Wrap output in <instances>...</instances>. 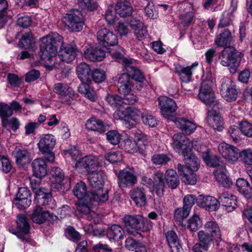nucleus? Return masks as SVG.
I'll return each mask as SVG.
<instances>
[{"label":"nucleus","mask_w":252,"mask_h":252,"mask_svg":"<svg viewBox=\"0 0 252 252\" xmlns=\"http://www.w3.org/2000/svg\"><path fill=\"white\" fill-rule=\"evenodd\" d=\"M198 65V63L197 62L188 66L177 64L175 66V71L179 76L182 82L188 83L190 81L194 69L197 67Z\"/></svg>","instance_id":"obj_25"},{"label":"nucleus","mask_w":252,"mask_h":252,"mask_svg":"<svg viewBox=\"0 0 252 252\" xmlns=\"http://www.w3.org/2000/svg\"><path fill=\"white\" fill-rule=\"evenodd\" d=\"M57 216L50 213L49 211H43L42 208L39 206H36L32 215V221L38 224H41L46 220L53 221L57 219Z\"/></svg>","instance_id":"obj_24"},{"label":"nucleus","mask_w":252,"mask_h":252,"mask_svg":"<svg viewBox=\"0 0 252 252\" xmlns=\"http://www.w3.org/2000/svg\"><path fill=\"white\" fill-rule=\"evenodd\" d=\"M202 221L198 215L194 214L188 221V228L192 231L197 230L202 226Z\"/></svg>","instance_id":"obj_55"},{"label":"nucleus","mask_w":252,"mask_h":252,"mask_svg":"<svg viewBox=\"0 0 252 252\" xmlns=\"http://www.w3.org/2000/svg\"><path fill=\"white\" fill-rule=\"evenodd\" d=\"M217 108H213L209 110L207 114V121L212 127L219 131H221L223 129V121L217 111Z\"/></svg>","instance_id":"obj_28"},{"label":"nucleus","mask_w":252,"mask_h":252,"mask_svg":"<svg viewBox=\"0 0 252 252\" xmlns=\"http://www.w3.org/2000/svg\"><path fill=\"white\" fill-rule=\"evenodd\" d=\"M33 175L41 179L48 173V168L46 161L42 158L34 159L32 163Z\"/></svg>","instance_id":"obj_32"},{"label":"nucleus","mask_w":252,"mask_h":252,"mask_svg":"<svg viewBox=\"0 0 252 252\" xmlns=\"http://www.w3.org/2000/svg\"><path fill=\"white\" fill-rule=\"evenodd\" d=\"M115 9L116 13L122 17L130 16L133 12L132 7L126 0L118 1L116 4Z\"/></svg>","instance_id":"obj_42"},{"label":"nucleus","mask_w":252,"mask_h":252,"mask_svg":"<svg viewBox=\"0 0 252 252\" xmlns=\"http://www.w3.org/2000/svg\"><path fill=\"white\" fill-rule=\"evenodd\" d=\"M143 184L150 189L152 187L153 190L158 196L163 194L164 189V183L163 175L160 172H157L154 175V181L151 178L144 177L142 179Z\"/></svg>","instance_id":"obj_20"},{"label":"nucleus","mask_w":252,"mask_h":252,"mask_svg":"<svg viewBox=\"0 0 252 252\" xmlns=\"http://www.w3.org/2000/svg\"><path fill=\"white\" fill-rule=\"evenodd\" d=\"M33 43V40L32 33L28 32L22 37L20 40L19 46L20 48H29L30 47H31L32 48Z\"/></svg>","instance_id":"obj_53"},{"label":"nucleus","mask_w":252,"mask_h":252,"mask_svg":"<svg viewBox=\"0 0 252 252\" xmlns=\"http://www.w3.org/2000/svg\"><path fill=\"white\" fill-rule=\"evenodd\" d=\"M214 79L213 74L210 71H207L203 73L198 97L206 105L219 109L220 104L216 99L212 88Z\"/></svg>","instance_id":"obj_1"},{"label":"nucleus","mask_w":252,"mask_h":252,"mask_svg":"<svg viewBox=\"0 0 252 252\" xmlns=\"http://www.w3.org/2000/svg\"><path fill=\"white\" fill-rule=\"evenodd\" d=\"M107 102L113 107L119 110L121 108H124L122 106V99L117 95L108 94L106 97Z\"/></svg>","instance_id":"obj_54"},{"label":"nucleus","mask_w":252,"mask_h":252,"mask_svg":"<svg viewBox=\"0 0 252 252\" xmlns=\"http://www.w3.org/2000/svg\"><path fill=\"white\" fill-rule=\"evenodd\" d=\"M177 169L179 173L182 176V180L185 184L194 185L197 182V178L195 172L189 171H187L186 167L182 165L181 164H178L177 165Z\"/></svg>","instance_id":"obj_38"},{"label":"nucleus","mask_w":252,"mask_h":252,"mask_svg":"<svg viewBox=\"0 0 252 252\" xmlns=\"http://www.w3.org/2000/svg\"><path fill=\"white\" fill-rule=\"evenodd\" d=\"M142 114L140 110L132 107L121 108L117 110L113 114L115 119L120 120L123 121L125 126L130 128L136 125Z\"/></svg>","instance_id":"obj_5"},{"label":"nucleus","mask_w":252,"mask_h":252,"mask_svg":"<svg viewBox=\"0 0 252 252\" xmlns=\"http://www.w3.org/2000/svg\"><path fill=\"white\" fill-rule=\"evenodd\" d=\"M31 187L35 192V201L37 205L36 206H47L48 208L54 209L56 205L54 200H52L51 194L50 193L44 191L45 189L39 188V184L33 183V181L31 182Z\"/></svg>","instance_id":"obj_14"},{"label":"nucleus","mask_w":252,"mask_h":252,"mask_svg":"<svg viewBox=\"0 0 252 252\" xmlns=\"http://www.w3.org/2000/svg\"><path fill=\"white\" fill-rule=\"evenodd\" d=\"M218 151L229 163L233 164L238 159L239 150L234 146L222 142L218 146Z\"/></svg>","instance_id":"obj_21"},{"label":"nucleus","mask_w":252,"mask_h":252,"mask_svg":"<svg viewBox=\"0 0 252 252\" xmlns=\"http://www.w3.org/2000/svg\"><path fill=\"white\" fill-rule=\"evenodd\" d=\"M89 174L88 180L91 185L93 188L91 191L94 199L100 202H105L108 200V196L107 191H103L102 186L104 179L101 172L94 171Z\"/></svg>","instance_id":"obj_6"},{"label":"nucleus","mask_w":252,"mask_h":252,"mask_svg":"<svg viewBox=\"0 0 252 252\" xmlns=\"http://www.w3.org/2000/svg\"><path fill=\"white\" fill-rule=\"evenodd\" d=\"M73 192L75 196L79 200H84L87 202L91 198V192L89 194L86 186L83 182H80L76 184L73 189Z\"/></svg>","instance_id":"obj_43"},{"label":"nucleus","mask_w":252,"mask_h":252,"mask_svg":"<svg viewBox=\"0 0 252 252\" xmlns=\"http://www.w3.org/2000/svg\"><path fill=\"white\" fill-rule=\"evenodd\" d=\"M76 72L78 78L82 82L78 87L79 92L91 101H95L97 98L95 92L90 86L92 73L90 66L85 63H81L77 65Z\"/></svg>","instance_id":"obj_2"},{"label":"nucleus","mask_w":252,"mask_h":252,"mask_svg":"<svg viewBox=\"0 0 252 252\" xmlns=\"http://www.w3.org/2000/svg\"><path fill=\"white\" fill-rule=\"evenodd\" d=\"M78 52V49L74 46L63 44L60 47L58 56L61 60L70 63L75 58Z\"/></svg>","instance_id":"obj_29"},{"label":"nucleus","mask_w":252,"mask_h":252,"mask_svg":"<svg viewBox=\"0 0 252 252\" xmlns=\"http://www.w3.org/2000/svg\"><path fill=\"white\" fill-rule=\"evenodd\" d=\"M141 118L143 123L149 127H154L158 125V121L156 118L148 113L142 114Z\"/></svg>","instance_id":"obj_57"},{"label":"nucleus","mask_w":252,"mask_h":252,"mask_svg":"<svg viewBox=\"0 0 252 252\" xmlns=\"http://www.w3.org/2000/svg\"><path fill=\"white\" fill-rule=\"evenodd\" d=\"M150 142V137L139 130L134 134V139H132L128 135H125L123 141L120 143V146L128 153H135L142 146L148 145Z\"/></svg>","instance_id":"obj_4"},{"label":"nucleus","mask_w":252,"mask_h":252,"mask_svg":"<svg viewBox=\"0 0 252 252\" xmlns=\"http://www.w3.org/2000/svg\"><path fill=\"white\" fill-rule=\"evenodd\" d=\"M130 26L138 40H142L145 38L147 35V31L143 23L140 20L136 19L131 20Z\"/></svg>","instance_id":"obj_40"},{"label":"nucleus","mask_w":252,"mask_h":252,"mask_svg":"<svg viewBox=\"0 0 252 252\" xmlns=\"http://www.w3.org/2000/svg\"><path fill=\"white\" fill-rule=\"evenodd\" d=\"M166 239L171 252H182L181 245L174 231H168L166 234Z\"/></svg>","instance_id":"obj_37"},{"label":"nucleus","mask_w":252,"mask_h":252,"mask_svg":"<svg viewBox=\"0 0 252 252\" xmlns=\"http://www.w3.org/2000/svg\"><path fill=\"white\" fill-rule=\"evenodd\" d=\"M40 59L45 61H50L56 55L57 48L56 44L63 41V37L57 32L52 33L40 39Z\"/></svg>","instance_id":"obj_3"},{"label":"nucleus","mask_w":252,"mask_h":252,"mask_svg":"<svg viewBox=\"0 0 252 252\" xmlns=\"http://www.w3.org/2000/svg\"><path fill=\"white\" fill-rule=\"evenodd\" d=\"M143 188L133 189L130 192V195L136 205L139 207L144 206L146 204V197Z\"/></svg>","instance_id":"obj_39"},{"label":"nucleus","mask_w":252,"mask_h":252,"mask_svg":"<svg viewBox=\"0 0 252 252\" xmlns=\"http://www.w3.org/2000/svg\"><path fill=\"white\" fill-rule=\"evenodd\" d=\"M104 158L107 161L110 163H114L121 161L123 159V156L121 152L113 151L106 154Z\"/></svg>","instance_id":"obj_63"},{"label":"nucleus","mask_w":252,"mask_h":252,"mask_svg":"<svg viewBox=\"0 0 252 252\" xmlns=\"http://www.w3.org/2000/svg\"><path fill=\"white\" fill-rule=\"evenodd\" d=\"M63 22L69 30L78 32L83 29L84 18L80 11L75 10L66 14L63 18Z\"/></svg>","instance_id":"obj_13"},{"label":"nucleus","mask_w":252,"mask_h":252,"mask_svg":"<svg viewBox=\"0 0 252 252\" xmlns=\"http://www.w3.org/2000/svg\"><path fill=\"white\" fill-rule=\"evenodd\" d=\"M239 129L241 132L247 137H252V124L247 121L239 123Z\"/></svg>","instance_id":"obj_60"},{"label":"nucleus","mask_w":252,"mask_h":252,"mask_svg":"<svg viewBox=\"0 0 252 252\" xmlns=\"http://www.w3.org/2000/svg\"><path fill=\"white\" fill-rule=\"evenodd\" d=\"M103 158H104L102 156L99 157L93 155L86 156L76 162L75 167L80 172L85 171L90 173L97 171L98 167L106 165V163H103L102 161Z\"/></svg>","instance_id":"obj_10"},{"label":"nucleus","mask_w":252,"mask_h":252,"mask_svg":"<svg viewBox=\"0 0 252 252\" xmlns=\"http://www.w3.org/2000/svg\"><path fill=\"white\" fill-rule=\"evenodd\" d=\"M165 179L169 188L174 189L179 185L180 181L176 171L173 169L167 170Z\"/></svg>","instance_id":"obj_48"},{"label":"nucleus","mask_w":252,"mask_h":252,"mask_svg":"<svg viewBox=\"0 0 252 252\" xmlns=\"http://www.w3.org/2000/svg\"><path fill=\"white\" fill-rule=\"evenodd\" d=\"M219 60L222 65L229 67L230 72L235 73L240 63V54L233 47L229 46L222 51Z\"/></svg>","instance_id":"obj_8"},{"label":"nucleus","mask_w":252,"mask_h":252,"mask_svg":"<svg viewBox=\"0 0 252 252\" xmlns=\"http://www.w3.org/2000/svg\"><path fill=\"white\" fill-rule=\"evenodd\" d=\"M51 174L50 180L52 186L56 188H60L63 184L64 178L63 170L60 168L53 167L51 169Z\"/></svg>","instance_id":"obj_41"},{"label":"nucleus","mask_w":252,"mask_h":252,"mask_svg":"<svg viewBox=\"0 0 252 252\" xmlns=\"http://www.w3.org/2000/svg\"><path fill=\"white\" fill-rule=\"evenodd\" d=\"M86 128L89 130L103 133L105 131V126L103 122L94 117H91L88 119L85 124Z\"/></svg>","instance_id":"obj_44"},{"label":"nucleus","mask_w":252,"mask_h":252,"mask_svg":"<svg viewBox=\"0 0 252 252\" xmlns=\"http://www.w3.org/2000/svg\"><path fill=\"white\" fill-rule=\"evenodd\" d=\"M94 202H101L98 200L94 199L91 194L90 200L86 202L83 200L82 202L77 204L76 208L79 212L87 215V219L88 220L93 221L94 223H96L99 220L98 215L94 211L92 210V208L90 206V205H93Z\"/></svg>","instance_id":"obj_23"},{"label":"nucleus","mask_w":252,"mask_h":252,"mask_svg":"<svg viewBox=\"0 0 252 252\" xmlns=\"http://www.w3.org/2000/svg\"><path fill=\"white\" fill-rule=\"evenodd\" d=\"M173 121L183 132L187 134H190L194 131L196 128V126L194 123L184 118H176Z\"/></svg>","instance_id":"obj_36"},{"label":"nucleus","mask_w":252,"mask_h":252,"mask_svg":"<svg viewBox=\"0 0 252 252\" xmlns=\"http://www.w3.org/2000/svg\"><path fill=\"white\" fill-rule=\"evenodd\" d=\"M239 92V90L236 88V85L230 78L225 77L222 79L221 94L224 99L228 102L235 101Z\"/></svg>","instance_id":"obj_17"},{"label":"nucleus","mask_w":252,"mask_h":252,"mask_svg":"<svg viewBox=\"0 0 252 252\" xmlns=\"http://www.w3.org/2000/svg\"><path fill=\"white\" fill-rule=\"evenodd\" d=\"M145 13L148 18L155 19L158 17V12L153 1H149L145 7Z\"/></svg>","instance_id":"obj_56"},{"label":"nucleus","mask_w":252,"mask_h":252,"mask_svg":"<svg viewBox=\"0 0 252 252\" xmlns=\"http://www.w3.org/2000/svg\"><path fill=\"white\" fill-rule=\"evenodd\" d=\"M84 56L92 62L101 61L105 57V50L98 46L90 47L85 51Z\"/></svg>","instance_id":"obj_33"},{"label":"nucleus","mask_w":252,"mask_h":252,"mask_svg":"<svg viewBox=\"0 0 252 252\" xmlns=\"http://www.w3.org/2000/svg\"><path fill=\"white\" fill-rule=\"evenodd\" d=\"M123 221L127 230L132 228L145 231H149L153 228L152 222L139 215L126 216Z\"/></svg>","instance_id":"obj_11"},{"label":"nucleus","mask_w":252,"mask_h":252,"mask_svg":"<svg viewBox=\"0 0 252 252\" xmlns=\"http://www.w3.org/2000/svg\"><path fill=\"white\" fill-rule=\"evenodd\" d=\"M158 100L162 115L169 121H174L177 108L175 101L165 96L159 97Z\"/></svg>","instance_id":"obj_15"},{"label":"nucleus","mask_w":252,"mask_h":252,"mask_svg":"<svg viewBox=\"0 0 252 252\" xmlns=\"http://www.w3.org/2000/svg\"><path fill=\"white\" fill-rule=\"evenodd\" d=\"M79 5L85 10L94 11L98 8L97 0H79Z\"/></svg>","instance_id":"obj_52"},{"label":"nucleus","mask_w":252,"mask_h":252,"mask_svg":"<svg viewBox=\"0 0 252 252\" xmlns=\"http://www.w3.org/2000/svg\"><path fill=\"white\" fill-rule=\"evenodd\" d=\"M17 227L18 230L16 231L12 229L9 231L15 235L18 239L23 242H28L29 236L28 235L30 225L28 221V219L24 214H19L17 218Z\"/></svg>","instance_id":"obj_19"},{"label":"nucleus","mask_w":252,"mask_h":252,"mask_svg":"<svg viewBox=\"0 0 252 252\" xmlns=\"http://www.w3.org/2000/svg\"><path fill=\"white\" fill-rule=\"evenodd\" d=\"M56 143V139L50 134L42 135L37 144L39 150L42 154L51 151Z\"/></svg>","instance_id":"obj_26"},{"label":"nucleus","mask_w":252,"mask_h":252,"mask_svg":"<svg viewBox=\"0 0 252 252\" xmlns=\"http://www.w3.org/2000/svg\"><path fill=\"white\" fill-rule=\"evenodd\" d=\"M184 157V160L186 164V170L187 171L189 172H196L198 169L200 165V162L198 158L192 155L191 153V150L185 153V155H182Z\"/></svg>","instance_id":"obj_34"},{"label":"nucleus","mask_w":252,"mask_h":252,"mask_svg":"<svg viewBox=\"0 0 252 252\" xmlns=\"http://www.w3.org/2000/svg\"><path fill=\"white\" fill-rule=\"evenodd\" d=\"M232 40V36L230 32L225 29L220 34L216 36L215 43L219 47H224L229 44Z\"/></svg>","instance_id":"obj_49"},{"label":"nucleus","mask_w":252,"mask_h":252,"mask_svg":"<svg viewBox=\"0 0 252 252\" xmlns=\"http://www.w3.org/2000/svg\"><path fill=\"white\" fill-rule=\"evenodd\" d=\"M96 83L103 82L106 79L105 72L103 70L96 69L91 73V79Z\"/></svg>","instance_id":"obj_61"},{"label":"nucleus","mask_w":252,"mask_h":252,"mask_svg":"<svg viewBox=\"0 0 252 252\" xmlns=\"http://www.w3.org/2000/svg\"><path fill=\"white\" fill-rule=\"evenodd\" d=\"M124 231L122 227L119 225L114 224L109 227L106 231L96 230L94 234L100 237L106 235L110 241H119L124 238Z\"/></svg>","instance_id":"obj_22"},{"label":"nucleus","mask_w":252,"mask_h":252,"mask_svg":"<svg viewBox=\"0 0 252 252\" xmlns=\"http://www.w3.org/2000/svg\"><path fill=\"white\" fill-rule=\"evenodd\" d=\"M121 52L113 53L111 54L112 58L116 59L118 62L122 63L125 66L127 72L126 74L127 75V80L130 82L129 78H131L134 81L139 83L143 82L145 78L141 72L138 69L131 65L132 60L128 59L124 57V51L121 48Z\"/></svg>","instance_id":"obj_7"},{"label":"nucleus","mask_w":252,"mask_h":252,"mask_svg":"<svg viewBox=\"0 0 252 252\" xmlns=\"http://www.w3.org/2000/svg\"><path fill=\"white\" fill-rule=\"evenodd\" d=\"M219 202L225 207L226 211L230 212L236 208L237 198L235 195L224 191L219 195Z\"/></svg>","instance_id":"obj_30"},{"label":"nucleus","mask_w":252,"mask_h":252,"mask_svg":"<svg viewBox=\"0 0 252 252\" xmlns=\"http://www.w3.org/2000/svg\"><path fill=\"white\" fill-rule=\"evenodd\" d=\"M184 5H187L186 10L184 13L181 14L179 17L181 24L184 26H187L192 21L194 15L191 4L188 3H184Z\"/></svg>","instance_id":"obj_51"},{"label":"nucleus","mask_w":252,"mask_h":252,"mask_svg":"<svg viewBox=\"0 0 252 252\" xmlns=\"http://www.w3.org/2000/svg\"><path fill=\"white\" fill-rule=\"evenodd\" d=\"M236 186L239 191L247 198L252 197V189L249 182L243 179H238L236 181Z\"/></svg>","instance_id":"obj_46"},{"label":"nucleus","mask_w":252,"mask_h":252,"mask_svg":"<svg viewBox=\"0 0 252 252\" xmlns=\"http://www.w3.org/2000/svg\"><path fill=\"white\" fill-rule=\"evenodd\" d=\"M98 44L103 47L105 50L110 46H114L118 43L117 35L113 32L106 28L99 29L96 34Z\"/></svg>","instance_id":"obj_18"},{"label":"nucleus","mask_w":252,"mask_h":252,"mask_svg":"<svg viewBox=\"0 0 252 252\" xmlns=\"http://www.w3.org/2000/svg\"><path fill=\"white\" fill-rule=\"evenodd\" d=\"M118 178L119 185L121 188L132 186L137 182V178L131 170H121Z\"/></svg>","instance_id":"obj_27"},{"label":"nucleus","mask_w":252,"mask_h":252,"mask_svg":"<svg viewBox=\"0 0 252 252\" xmlns=\"http://www.w3.org/2000/svg\"><path fill=\"white\" fill-rule=\"evenodd\" d=\"M218 183L225 188H229L232 184L231 180L226 175V170L223 166L219 167L214 172Z\"/></svg>","instance_id":"obj_35"},{"label":"nucleus","mask_w":252,"mask_h":252,"mask_svg":"<svg viewBox=\"0 0 252 252\" xmlns=\"http://www.w3.org/2000/svg\"><path fill=\"white\" fill-rule=\"evenodd\" d=\"M219 60L222 65L229 67L230 72L235 73L240 63V54L233 47L229 46L222 51Z\"/></svg>","instance_id":"obj_9"},{"label":"nucleus","mask_w":252,"mask_h":252,"mask_svg":"<svg viewBox=\"0 0 252 252\" xmlns=\"http://www.w3.org/2000/svg\"><path fill=\"white\" fill-rule=\"evenodd\" d=\"M239 156L241 158L242 161L245 164L249 165H252V149L248 148L242 150Z\"/></svg>","instance_id":"obj_58"},{"label":"nucleus","mask_w":252,"mask_h":252,"mask_svg":"<svg viewBox=\"0 0 252 252\" xmlns=\"http://www.w3.org/2000/svg\"><path fill=\"white\" fill-rule=\"evenodd\" d=\"M206 231L211 233L215 239H220L221 236L220 227L215 220L207 221L204 224Z\"/></svg>","instance_id":"obj_50"},{"label":"nucleus","mask_w":252,"mask_h":252,"mask_svg":"<svg viewBox=\"0 0 252 252\" xmlns=\"http://www.w3.org/2000/svg\"><path fill=\"white\" fill-rule=\"evenodd\" d=\"M12 155L17 164L23 165L30 160V154L27 150L24 148L16 147L12 152Z\"/></svg>","instance_id":"obj_45"},{"label":"nucleus","mask_w":252,"mask_h":252,"mask_svg":"<svg viewBox=\"0 0 252 252\" xmlns=\"http://www.w3.org/2000/svg\"><path fill=\"white\" fill-rule=\"evenodd\" d=\"M107 139L113 145L118 144L121 139L120 134L116 130H110L106 133Z\"/></svg>","instance_id":"obj_64"},{"label":"nucleus","mask_w":252,"mask_h":252,"mask_svg":"<svg viewBox=\"0 0 252 252\" xmlns=\"http://www.w3.org/2000/svg\"><path fill=\"white\" fill-rule=\"evenodd\" d=\"M171 145L177 153L182 155L196 146V144L181 134H175L172 137Z\"/></svg>","instance_id":"obj_16"},{"label":"nucleus","mask_w":252,"mask_h":252,"mask_svg":"<svg viewBox=\"0 0 252 252\" xmlns=\"http://www.w3.org/2000/svg\"><path fill=\"white\" fill-rule=\"evenodd\" d=\"M118 91L120 94L124 95L122 99V104H133L137 101V97L131 93V85L127 80V75L122 74L119 79Z\"/></svg>","instance_id":"obj_12"},{"label":"nucleus","mask_w":252,"mask_h":252,"mask_svg":"<svg viewBox=\"0 0 252 252\" xmlns=\"http://www.w3.org/2000/svg\"><path fill=\"white\" fill-rule=\"evenodd\" d=\"M212 236L209 235L204 231H200L198 233V238L200 243L204 246V249L208 250L209 245L212 241Z\"/></svg>","instance_id":"obj_59"},{"label":"nucleus","mask_w":252,"mask_h":252,"mask_svg":"<svg viewBox=\"0 0 252 252\" xmlns=\"http://www.w3.org/2000/svg\"><path fill=\"white\" fill-rule=\"evenodd\" d=\"M197 204L209 211H215L220 207L219 200L212 196L199 195L197 198Z\"/></svg>","instance_id":"obj_31"},{"label":"nucleus","mask_w":252,"mask_h":252,"mask_svg":"<svg viewBox=\"0 0 252 252\" xmlns=\"http://www.w3.org/2000/svg\"><path fill=\"white\" fill-rule=\"evenodd\" d=\"M13 114L12 110L10 106L4 103H0V117L2 126L6 127L8 125V118Z\"/></svg>","instance_id":"obj_47"},{"label":"nucleus","mask_w":252,"mask_h":252,"mask_svg":"<svg viewBox=\"0 0 252 252\" xmlns=\"http://www.w3.org/2000/svg\"><path fill=\"white\" fill-rule=\"evenodd\" d=\"M170 160V157L165 154H156L152 158L153 162L156 165L165 164Z\"/></svg>","instance_id":"obj_62"}]
</instances>
